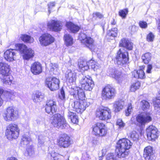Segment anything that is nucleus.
Returning <instances> with one entry per match:
<instances>
[{
  "label": "nucleus",
  "mask_w": 160,
  "mask_h": 160,
  "mask_svg": "<svg viewBox=\"0 0 160 160\" xmlns=\"http://www.w3.org/2000/svg\"><path fill=\"white\" fill-rule=\"evenodd\" d=\"M132 144V143L127 138H123L119 140L116 147L117 156L124 159L128 155L129 149L131 148Z\"/></svg>",
  "instance_id": "1"
},
{
  "label": "nucleus",
  "mask_w": 160,
  "mask_h": 160,
  "mask_svg": "<svg viewBox=\"0 0 160 160\" xmlns=\"http://www.w3.org/2000/svg\"><path fill=\"white\" fill-rule=\"evenodd\" d=\"M79 82L82 89L86 90H92L94 85L92 78L89 76H85L83 74H79Z\"/></svg>",
  "instance_id": "2"
},
{
  "label": "nucleus",
  "mask_w": 160,
  "mask_h": 160,
  "mask_svg": "<svg viewBox=\"0 0 160 160\" xmlns=\"http://www.w3.org/2000/svg\"><path fill=\"white\" fill-rule=\"evenodd\" d=\"M10 71L9 66L6 63L0 62V74L4 76L2 78L3 83L6 85H10L12 83V80L11 79L12 77L9 76Z\"/></svg>",
  "instance_id": "3"
},
{
  "label": "nucleus",
  "mask_w": 160,
  "mask_h": 160,
  "mask_svg": "<svg viewBox=\"0 0 160 160\" xmlns=\"http://www.w3.org/2000/svg\"><path fill=\"white\" fill-rule=\"evenodd\" d=\"M128 53L123 48H120L117 53L115 62L118 66L125 64L128 60Z\"/></svg>",
  "instance_id": "4"
},
{
  "label": "nucleus",
  "mask_w": 160,
  "mask_h": 160,
  "mask_svg": "<svg viewBox=\"0 0 160 160\" xmlns=\"http://www.w3.org/2000/svg\"><path fill=\"white\" fill-rule=\"evenodd\" d=\"M18 51L22 54L24 59L28 60L34 56V51L30 48H28L26 45L23 44L17 45Z\"/></svg>",
  "instance_id": "5"
},
{
  "label": "nucleus",
  "mask_w": 160,
  "mask_h": 160,
  "mask_svg": "<svg viewBox=\"0 0 160 160\" xmlns=\"http://www.w3.org/2000/svg\"><path fill=\"white\" fill-rule=\"evenodd\" d=\"M111 110L107 107H101L97 110L96 115L99 119L107 120L111 117Z\"/></svg>",
  "instance_id": "6"
},
{
  "label": "nucleus",
  "mask_w": 160,
  "mask_h": 160,
  "mask_svg": "<svg viewBox=\"0 0 160 160\" xmlns=\"http://www.w3.org/2000/svg\"><path fill=\"white\" fill-rule=\"evenodd\" d=\"M53 118L52 124L54 127L63 129L67 127V123L64 117L61 114H56L54 115Z\"/></svg>",
  "instance_id": "7"
},
{
  "label": "nucleus",
  "mask_w": 160,
  "mask_h": 160,
  "mask_svg": "<svg viewBox=\"0 0 160 160\" xmlns=\"http://www.w3.org/2000/svg\"><path fill=\"white\" fill-rule=\"evenodd\" d=\"M92 133L97 136L102 137L107 133V129L105 125L102 123H97L93 125Z\"/></svg>",
  "instance_id": "8"
},
{
  "label": "nucleus",
  "mask_w": 160,
  "mask_h": 160,
  "mask_svg": "<svg viewBox=\"0 0 160 160\" xmlns=\"http://www.w3.org/2000/svg\"><path fill=\"white\" fill-rule=\"evenodd\" d=\"M19 131V129L17 124H11L7 128L6 135L8 139L16 138L18 136Z\"/></svg>",
  "instance_id": "9"
},
{
  "label": "nucleus",
  "mask_w": 160,
  "mask_h": 160,
  "mask_svg": "<svg viewBox=\"0 0 160 160\" xmlns=\"http://www.w3.org/2000/svg\"><path fill=\"white\" fill-rule=\"evenodd\" d=\"M90 105L86 100H76L74 101L72 104L74 110L78 113L83 112Z\"/></svg>",
  "instance_id": "10"
},
{
  "label": "nucleus",
  "mask_w": 160,
  "mask_h": 160,
  "mask_svg": "<svg viewBox=\"0 0 160 160\" xmlns=\"http://www.w3.org/2000/svg\"><path fill=\"white\" fill-rule=\"evenodd\" d=\"M3 116L4 120L7 121H13L17 118L18 112L14 110L13 107H9L4 111Z\"/></svg>",
  "instance_id": "11"
},
{
  "label": "nucleus",
  "mask_w": 160,
  "mask_h": 160,
  "mask_svg": "<svg viewBox=\"0 0 160 160\" xmlns=\"http://www.w3.org/2000/svg\"><path fill=\"white\" fill-rule=\"evenodd\" d=\"M116 93V91L113 87L108 85L105 87L102 92V96L106 99H110L114 98Z\"/></svg>",
  "instance_id": "12"
},
{
  "label": "nucleus",
  "mask_w": 160,
  "mask_h": 160,
  "mask_svg": "<svg viewBox=\"0 0 160 160\" xmlns=\"http://www.w3.org/2000/svg\"><path fill=\"white\" fill-rule=\"evenodd\" d=\"M60 81L59 79L55 78H48L45 81L46 85L52 91L56 90L59 88Z\"/></svg>",
  "instance_id": "13"
},
{
  "label": "nucleus",
  "mask_w": 160,
  "mask_h": 160,
  "mask_svg": "<svg viewBox=\"0 0 160 160\" xmlns=\"http://www.w3.org/2000/svg\"><path fill=\"white\" fill-rule=\"evenodd\" d=\"M137 121L141 125H144L152 120L151 114L150 113H142L138 114L136 117Z\"/></svg>",
  "instance_id": "14"
},
{
  "label": "nucleus",
  "mask_w": 160,
  "mask_h": 160,
  "mask_svg": "<svg viewBox=\"0 0 160 160\" xmlns=\"http://www.w3.org/2000/svg\"><path fill=\"white\" fill-rule=\"evenodd\" d=\"M146 131L148 138L149 141H154L158 137V129L153 125L149 126Z\"/></svg>",
  "instance_id": "15"
},
{
  "label": "nucleus",
  "mask_w": 160,
  "mask_h": 160,
  "mask_svg": "<svg viewBox=\"0 0 160 160\" xmlns=\"http://www.w3.org/2000/svg\"><path fill=\"white\" fill-rule=\"evenodd\" d=\"M62 26V22L57 20H51L47 24L48 27L50 30L55 32L60 31Z\"/></svg>",
  "instance_id": "16"
},
{
  "label": "nucleus",
  "mask_w": 160,
  "mask_h": 160,
  "mask_svg": "<svg viewBox=\"0 0 160 160\" xmlns=\"http://www.w3.org/2000/svg\"><path fill=\"white\" fill-rule=\"evenodd\" d=\"M45 107L46 112L50 114L55 113L57 110L56 102L51 99L47 101Z\"/></svg>",
  "instance_id": "17"
},
{
  "label": "nucleus",
  "mask_w": 160,
  "mask_h": 160,
  "mask_svg": "<svg viewBox=\"0 0 160 160\" xmlns=\"http://www.w3.org/2000/svg\"><path fill=\"white\" fill-rule=\"evenodd\" d=\"M71 142L70 137L64 133L61 135L60 137L58 145L60 147L66 148L68 147Z\"/></svg>",
  "instance_id": "18"
},
{
  "label": "nucleus",
  "mask_w": 160,
  "mask_h": 160,
  "mask_svg": "<svg viewBox=\"0 0 160 160\" xmlns=\"http://www.w3.org/2000/svg\"><path fill=\"white\" fill-rule=\"evenodd\" d=\"M39 41L42 45L47 46L53 42L54 39L50 34L46 33L42 35L39 37Z\"/></svg>",
  "instance_id": "19"
},
{
  "label": "nucleus",
  "mask_w": 160,
  "mask_h": 160,
  "mask_svg": "<svg viewBox=\"0 0 160 160\" xmlns=\"http://www.w3.org/2000/svg\"><path fill=\"white\" fill-rule=\"evenodd\" d=\"M65 77L67 82L72 84L76 80V73L74 71L68 68L65 73Z\"/></svg>",
  "instance_id": "20"
},
{
  "label": "nucleus",
  "mask_w": 160,
  "mask_h": 160,
  "mask_svg": "<svg viewBox=\"0 0 160 160\" xmlns=\"http://www.w3.org/2000/svg\"><path fill=\"white\" fill-rule=\"evenodd\" d=\"M16 50L9 49L6 50L4 53V58L5 60L8 62L14 60L16 56Z\"/></svg>",
  "instance_id": "21"
},
{
  "label": "nucleus",
  "mask_w": 160,
  "mask_h": 160,
  "mask_svg": "<svg viewBox=\"0 0 160 160\" xmlns=\"http://www.w3.org/2000/svg\"><path fill=\"white\" fill-rule=\"evenodd\" d=\"M71 95L75 98L77 100H85V95L82 89H73L71 92Z\"/></svg>",
  "instance_id": "22"
},
{
  "label": "nucleus",
  "mask_w": 160,
  "mask_h": 160,
  "mask_svg": "<svg viewBox=\"0 0 160 160\" xmlns=\"http://www.w3.org/2000/svg\"><path fill=\"white\" fill-rule=\"evenodd\" d=\"M152 147L148 146L144 148L143 157L146 160H152L153 158Z\"/></svg>",
  "instance_id": "23"
},
{
  "label": "nucleus",
  "mask_w": 160,
  "mask_h": 160,
  "mask_svg": "<svg viewBox=\"0 0 160 160\" xmlns=\"http://www.w3.org/2000/svg\"><path fill=\"white\" fill-rule=\"evenodd\" d=\"M119 46L124 48L128 50H131L133 48V44L128 39L123 38L120 40Z\"/></svg>",
  "instance_id": "24"
},
{
  "label": "nucleus",
  "mask_w": 160,
  "mask_h": 160,
  "mask_svg": "<svg viewBox=\"0 0 160 160\" xmlns=\"http://www.w3.org/2000/svg\"><path fill=\"white\" fill-rule=\"evenodd\" d=\"M31 69L32 72L35 75L40 74L42 71L41 65L38 62H35L32 64Z\"/></svg>",
  "instance_id": "25"
},
{
  "label": "nucleus",
  "mask_w": 160,
  "mask_h": 160,
  "mask_svg": "<svg viewBox=\"0 0 160 160\" xmlns=\"http://www.w3.org/2000/svg\"><path fill=\"white\" fill-rule=\"evenodd\" d=\"M110 74L112 77L114 78L119 83L122 81L123 78L121 75V72L118 71L115 69H112L110 71Z\"/></svg>",
  "instance_id": "26"
},
{
  "label": "nucleus",
  "mask_w": 160,
  "mask_h": 160,
  "mask_svg": "<svg viewBox=\"0 0 160 160\" xmlns=\"http://www.w3.org/2000/svg\"><path fill=\"white\" fill-rule=\"evenodd\" d=\"M45 97L44 94L39 91H37L32 95V99L35 102H40L42 101Z\"/></svg>",
  "instance_id": "27"
},
{
  "label": "nucleus",
  "mask_w": 160,
  "mask_h": 160,
  "mask_svg": "<svg viewBox=\"0 0 160 160\" xmlns=\"http://www.w3.org/2000/svg\"><path fill=\"white\" fill-rule=\"evenodd\" d=\"M124 102L122 100L115 101L113 103V108L115 112H118L122 110L123 108Z\"/></svg>",
  "instance_id": "28"
},
{
  "label": "nucleus",
  "mask_w": 160,
  "mask_h": 160,
  "mask_svg": "<svg viewBox=\"0 0 160 160\" xmlns=\"http://www.w3.org/2000/svg\"><path fill=\"white\" fill-rule=\"evenodd\" d=\"M66 26L68 29L72 33H76L80 29V27L70 22H67L66 24Z\"/></svg>",
  "instance_id": "29"
},
{
  "label": "nucleus",
  "mask_w": 160,
  "mask_h": 160,
  "mask_svg": "<svg viewBox=\"0 0 160 160\" xmlns=\"http://www.w3.org/2000/svg\"><path fill=\"white\" fill-rule=\"evenodd\" d=\"M132 75L134 78H136L142 79L145 77V73L142 69L134 71L132 72Z\"/></svg>",
  "instance_id": "30"
},
{
  "label": "nucleus",
  "mask_w": 160,
  "mask_h": 160,
  "mask_svg": "<svg viewBox=\"0 0 160 160\" xmlns=\"http://www.w3.org/2000/svg\"><path fill=\"white\" fill-rule=\"evenodd\" d=\"M85 45L89 49L92 50L95 47L94 40L90 37L88 38L86 40L83 42Z\"/></svg>",
  "instance_id": "31"
},
{
  "label": "nucleus",
  "mask_w": 160,
  "mask_h": 160,
  "mask_svg": "<svg viewBox=\"0 0 160 160\" xmlns=\"http://www.w3.org/2000/svg\"><path fill=\"white\" fill-rule=\"evenodd\" d=\"M67 116L72 122L73 123H77L78 122V116L76 114L68 110Z\"/></svg>",
  "instance_id": "32"
},
{
  "label": "nucleus",
  "mask_w": 160,
  "mask_h": 160,
  "mask_svg": "<svg viewBox=\"0 0 160 160\" xmlns=\"http://www.w3.org/2000/svg\"><path fill=\"white\" fill-rule=\"evenodd\" d=\"M64 39L66 46H70L73 43V39L72 36L69 34H65L64 36Z\"/></svg>",
  "instance_id": "33"
},
{
  "label": "nucleus",
  "mask_w": 160,
  "mask_h": 160,
  "mask_svg": "<svg viewBox=\"0 0 160 160\" xmlns=\"http://www.w3.org/2000/svg\"><path fill=\"white\" fill-rule=\"evenodd\" d=\"M151 55L149 52L146 53L142 57V59L144 63L148 64L151 59Z\"/></svg>",
  "instance_id": "34"
},
{
  "label": "nucleus",
  "mask_w": 160,
  "mask_h": 160,
  "mask_svg": "<svg viewBox=\"0 0 160 160\" xmlns=\"http://www.w3.org/2000/svg\"><path fill=\"white\" fill-rule=\"evenodd\" d=\"M22 40L25 42L31 43L33 42V38L30 36L26 34L22 35L21 37Z\"/></svg>",
  "instance_id": "35"
},
{
  "label": "nucleus",
  "mask_w": 160,
  "mask_h": 160,
  "mask_svg": "<svg viewBox=\"0 0 160 160\" xmlns=\"http://www.w3.org/2000/svg\"><path fill=\"white\" fill-rule=\"evenodd\" d=\"M79 68L83 71L87 70L89 69L87 62L82 61L78 62Z\"/></svg>",
  "instance_id": "36"
},
{
  "label": "nucleus",
  "mask_w": 160,
  "mask_h": 160,
  "mask_svg": "<svg viewBox=\"0 0 160 160\" xmlns=\"http://www.w3.org/2000/svg\"><path fill=\"white\" fill-rule=\"evenodd\" d=\"M128 135V137L130 138L133 141H137L139 138L138 134L135 131L131 132Z\"/></svg>",
  "instance_id": "37"
},
{
  "label": "nucleus",
  "mask_w": 160,
  "mask_h": 160,
  "mask_svg": "<svg viewBox=\"0 0 160 160\" xmlns=\"http://www.w3.org/2000/svg\"><path fill=\"white\" fill-rule=\"evenodd\" d=\"M31 138L28 135H23L21 142L22 145H27L31 141Z\"/></svg>",
  "instance_id": "38"
},
{
  "label": "nucleus",
  "mask_w": 160,
  "mask_h": 160,
  "mask_svg": "<svg viewBox=\"0 0 160 160\" xmlns=\"http://www.w3.org/2000/svg\"><path fill=\"white\" fill-rule=\"evenodd\" d=\"M140 105L142 109L143 110H146L150 107L149 103L146 100H143L141 101Z\"/></svg>",
  "instance_id": "39"
},
{
  "label": "nucleus",
  "mask_w": 160,
  "mask_h": 160,
  "mask_svg": "<svg viewBox=\"0 0 160 160\" xmlns=\"http://www.w3.org/2000/svg\"><path fill=\"white\" fill-rule=\"evenodd\" d=\"M140 86V83L139 82H137L133 83L131 86L130 90L131 92H134L138 89Z\"/></svg>",
  "instance_id": "40"
},
{
  "label": "nucleus",
  "mask_w": 160,
  "mask_h": 160,
  "mask_svg": "<svg viewBox=\"0 0 160 160\" xmlns=\"http://www.w3.org/2000/svg\"><path fill=\"white\" fill-rule=\"evenodd\" d=\"M159 96L157 99L155 103L154 104L155 109L157 111L160 110V91L159 92Z\"/></svg>",
  "instance_id": "41"
},
{
  "label": "nucleus",
  "mask_w": 160,
  "mask_h": 160,
  "mask_svg": "<svg viewBox=\"0 0 160 160\" xmlns=\"http://www.w3.org/2000/svg\"><path fill=\"white\" fill-rule=\"evenodd\" d=\"M128 9L125 8L121 10L119 12V15L123 18H125L128 14Z\"/></svg>",
  "instance_id": "42"
},
{
  "label": "nucleus",
  "mask_w": 160,
  "mask_h": 160,
  "mask_svg": "<svg viewBox=\"0 0 160 160\" xmlns=\"http://www.w3.org/2000/svg\"><path fill=\"white\" fill-rule=\"evenodd\" d=\"M117 30V28H112L111 30L110 31L109 34L113 37H116L117 36L118 33Z\"/></svg>",
  "instance_id": "43"
},
{
  "label": "nucleus",
  "mask_w": 160,
  "mask_h": 160,
  "mask_svg": "<svg viewBox=\"0 0 160 160\" xmlns=\"http://www.w3.org/2000/svg\"><path fill=\"white\" fill-rule=\"evenodd\" d=\"M4 96L5 99V100L8 101L12 97L13 94L11 93L8 91L6 92H4Z\"/></svg>",
  "instance_id": "44"
},
{
  "label": "nucleus",
  "mask_w": 160,
  "mask_h": 160,
  "mask_svg": "<svg viewBox=\"0 0 160 160\" xmlns=\"http://www.w3.org/2000/svg\"><path fill=\"white\" fill-rule=\"evenodd\" d=\"M116 124L120 128H123L125 126V123H124L121 119H119L117 120Z\"/></svg>",
  "instance_id": "45"
},
{
  "label": "nucleus",
  "mask_w": 160,
  "mask_h": 160,
  "mask_svg": "<svg viewBox=\"0 0 160 160\" xmlns=\"http://www.w3.org/2000/svg\"><path fill=\"white\" fill-rule=\"evenodd\" d=\"M132 111V108L131 104L128 105L127 109L125 110V115L126 116H129Z\"/></svg>",
  "instance_id": "46"
},
{
  "label": "nucleus",
  "mask_w": 160,
  "mask_h": 160,
  "mask_svg": "<svg viewBox=\"0 0 160 160\" xmlns=\"http://www.w3.org/2000/svg\"><path fill=\"white\" fill-rule=\"evenodd\" d=\"M154 36L152 32H150L147 36V40L149 42H152L154 39Z\"/></svg>",
  "instance_id": "47"
},
{
  "label": "nucleus",
  "mask_w": 160,
  "mask_h": 160,
  "mask_svg": "<svg viewBox=\"0 0 160 160\" xmlns=\"http://www.w3.org/2000/svg\"><path fill=\"white\" fill-rule=\"evenodd\" d=\"M93 18H98L101 19L103 17V16L100 12H95L93 13Z\"/></svg>",
  "instance_id": "48"
},
{
  "label": "nucleus",
  "mask_w": 160,
  "mask_h": 160,
  "mask_svg": "<svg viewBox=\"0 0 160 160\" xmlns=\"http://www.w3.org/2000/svg\"><path fill=\"white\" fill-rule=\"evenodd\" d=\"M129 29L131 33H133L137 31L138 27L135 25H132L129 27Z\"/></svg>",
  "instance_id": "49"
},
{
  "label": "nucleus",
  "mask_w": 160,
  "mask_h": 160,
  "mask_svg": "<svg viewBox=\"0 0 160 160\" xmlns=\"http://www.w3.org/2000/svg\"><path fill=\"white\" fill-rule=\"evenodd\" d=\"M89 37H88L87 35L84 33L81 32L79 35V38L82 40V42H84L85 40L86 39L88 38Z\"/></svg>",
  "instance_id": "50"
},
{
  "label": "nucleus",
  "mask_w": 160,
  "mask_h": 160,
  "mask_svg": "<svg viewBox=\"0 0 160 160\" xmlns=\"http://www.w3.org/2000/svg\"><path fill=\"white\" fill-rule=\"evenodd\" d=\"M45 138V137H43L42 135H39L38 138V143L42 145L44 143V139Z\"/></svg>",
  "instance_id": "51"
},
{
  "label": "nucleus",
  "mask_w": 160,
  "mask_h": 160,
  "mask_svg": "<svg viewBox=\"0 0 160 160\" xmlns=\"http://www.w3.org/2000/svg\"><path fill=\"white\" fill-rule=\"evenodd\" d=\"M107 160H117L113 154H109L107 155Z\"/></svg>",
  "instance_id": "52"
},
{
  "label": "nucleus",
  "mask_w": 160,
  "mask_h": 160,
  "mask_svg": "<svg viewBox=\"0 0 160 160\" xmlns=\"http://www.w3.org/2000/svg\"><path fill=\"white\" fill-rule=\"evenodd\" d=\"M59 97L62 100H64L65 99V92L63 89H62L61 90L60 93L59 94Z\"/></svg>",
  "instance_id": "53"
},
{
  "label": "nucleus",
  "mask_w": 160,
  "mask_h": 160,
  "mask_svg": "<svg viewBox=\"0 0 160 160\" xmlns=\"http://www.w3.org/2000/svg\"><path fill=\"white\" fill-rule=\"evenodd\" d=\"M27 151L28 154L30 156L32 155L34 152L33 148L31 146H30L29 148L27 149Z\"/></svg>",
  "instance_id": "54"
},
{
  "label": "nucleus",
  "mask_w": 160,
  "mask_h": 160,
  "mask_svg": "<svg viewBox=\"0 0 160 160\" xmlns=\"http://www.w3.org/2000/svg\"><path fill=\"white\" fill-rule=\"evenodd\" d=\"M139 25L142 28H146L147 26V23L144 21H140L139 22Z\"/></svg>",
  "instance_id": "55"
},
{
  "label": "nucleus",
  "mask_w": 160,
  "mask_h": 160,
  "mask_svg": "<svg viewBox=\"0 0 160 160\" xmlns=\"http://www.w3.org/2000/svg\"><path fill=\"white\" fill-rule=\"evenodd\" d=\"M87 62L89 68H92V66H93V65L95 64V62L92 60H90L89 62Z\"/></svg>",
  "instance_id": "56"
},
{
  "label": "nucleus",
  "mask_w": 160,
  "mask_h": 160,
  "mask_svg": "<svg viewBox=\"0 0 160 160\" xmlns=\"http://www.w3.org/2000/svg\"><path fill=\"white\" fill-rule=\"evenodd\" d=\"M50 67H51V71H54V70H57V68H58V65L55 63L52 64L51 63L50 65Z\"/></svg>",
  "instance_id": "57"
},
{
  "label": "nucleus",
  "mask_w": 160,
  "mask_h": 160,
  "mask_svg": "<svg viewBox=\"0 0 160 160\" xmlns=\"http://www.w3.org/2000/svg\"><path fill=\"white\" fill-rule=\"evenodd\" d=\"M55 2H51L48 4V8L49 9L48 11L50 13V9L52 8L53 7L55 6Z\"/></svg>",
  "instance_id": "58"
},
{
  "label": "nucleus",
  "mask_w": 160,
  "mask_h": 160,
  "mask_svg": "<svg viewBox=\"0 0 160 160\" xmlns=\"http://www.w3.org/2000/svg\"><path fill=\"white\" fill-rule=\"evenodd\" d=\"M152 69V66L151 64H149L148 65L146 72L147 73H151V70Z\"/></svg>",
  "instance_id": "59"
},
{
  "label": "nucleus",
  "mask_w": 160,
  "mask_h": 160,
  "mask_svg": "<svg viewBox=\"0 0 160 160\" xmlns=\"http://www.w3.org/2000/svg\"><path fill=\"white\" fill-rule=\"evenodd\" d=\"M3 92V90L0 89V107L2 105L3 103V100L1 97V95Z\"/></svg>",
  "instance_id": "60"
},
{
  "label": "nucleus",
  "mask_w": 160,
  "mask_h": 160,
  "mask_svg": "<svg viewBox=\"0 0 160 160\" xmlns=\"http://www.w3.org/2000/svg\"><path fill=\"white\" fill-rule=\"evenodd\" d=\"M98 68L99 66L95 64L93 65V66L92 68L93 69L94 71L96 70Z\"/></svg>",
  "instance_id": "61"
},
{
  "label": "nucleus",
  "mask_w": 160,
  "mask_h": 160,
  "mask_svg": "<svg viewBox=\"0 0 160 160\" xmlns=\"http://www.w3.org/2000/svg\"><path fill=\"white\" fill-rule=\"evenodd\" d=\"M107 152V151L106 149L103 148L101 151V153H102V156H104L106 153V152Z\"/></svg>",
  "instance_id": "62"
},
{
  "label": "nucleus",
  "mask_w": 160,
  "mask_h": 160,
  "mask_svg": "<svg viewBox=\"0 0 160 160\" xmlns=\"http://www.w3.org/2000/svg\"><path fill=\"white\" fill-rule=\"evenodd\" d=\"M6 160H18V159L14 157H11L8 158Z\"/></svg>",
  "instance_id": "63"
},
{
  "label": "nucleus",
  "mask_w": 160,
  "mask_h": 160,
  "mask_svg": "<svg viewBox=\"0 0 160 160\" xmlns=\"http://www.w3.org/2000/svg\"><path fill=\"white\" fill-rule=\"evenodd\" d=\"M111 23L112 25H115L116 24V22L115 20L113 19L112 21L111 22Z\"/></svg>",
  "instance_id": "64"
}]
</instances>
